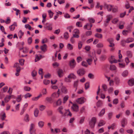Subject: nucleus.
I'll return each instance as SVG.
<instances>
[{"label":"nucleus","mask_w":134,"mask_h":134,"mask_svg":"<svg viewBox=\"0 0 134 134\" xmlns=\"http://www.w3.org/2000/svg\"><path fill=\"white\" fill-rule=\"evenodd\" d=\"M96 121V118L95 117H92L89 122V123L90 127L91 128H94Z\"/></svg>","instance_id":"1"},{"label":"nucleus","mask_w":134,"mask_h":134,"mask_svg":"<svg viewBox=\"0 0 134 134\" xmlns=\"http://www.w3.org/2000/svg\"><path fill=\"white\" fill-rule=\"evenodd\" d=\"M86 101V99L83 97L78 98L76 100V102L80 104H82Z\"/></svg>","instance_id":"2"},{"label":"nucleus","mask_w":134,"mask_h":134,"mask_svg":"<svg viewBox=\"0 0 134 134\" xmlns=\"http://www.w3.org/2000/svg\"><path fill=\"white\" fill-rule=\"evenodd\" d=\"M85 71L83 69H79L77 71V74L80 76L83 75L85 74Z\"/></svg>","instance_id":"3"},{"label":"nucleus","mask_w":134,"mask_h":134,"mask_svg":"<svg viewBox=\"0 0 134 134\" xmlns=\"http://www.w3.org/2000/svg\"><path fill=\"white\" fill-rule=\"evenodd\" d=\"M112 18L111 16L110 15H108L107 16V19L104 22V25L106 27L108 25L109 22L110 21L111 19Z\"/></svg>","instance_id":"4"},{"label":"nucleus","mask_w":134,"mask_h":134,"mask_svg":"<svg viewBox=\"0 0 134 134\" xmlns=\"http://www.w3.org/2000/svg\"><path fill=\"white\" fill-rule=\"evenodd\" d=\"M57 73L59 77H63L64 75V71L61 69H59L57 71Z\"/></svg>","instance_id":"5"},{"label":"nucleus","mask_w":134,"mask_h":134,"mask_svg":"<svg viewBox=\"0 0 134 134\" xmlns=\"http://www.w3.org/2000/svg\"><path fill=\"white\" fill-rule=\"evenodd\" d=\"M76 64L75 60L73 59L70 62L69 65L71 68H73L76 66Z\"/></svg>","instance_id":"6"},{"label":"nucleus","mask_w":134,"mask_h":134,"mask_svg":"<svg viewBox=\"0 0 134 134\" xmlns=\"http://www.w3.org/2000/svg\"><path fill=\"white\" fill-rule=\"evenodd\" d=\"M127 123V120L126 118H124L121 120V124L122 127H124Z\"/></svg>","instance_id":"7"},{"label":"nucleus","mask_w":134,"mask_h":134,"mask_svg":"<svg viewBox=\"0 0 134 134\" xmlns=\"http://www.w3.org/2000/svg\"><path fill=\"white\" fill-rule=\"evenodd\" d=\"M62 101L60 99H59L56 103V104L55 103H54L53 104V106L54 107H55L57 106L60 105L61 104Z\"/></svg>","instance_id":"8"},{"label":"nucleus","mask_w":134,"mask_h":134,"mask_svg":"<svg viewBox=\"0 0 134 134\" xmlns=\"http://www.w3.org/2000/svg\"><path fill=\"white\" fill-rule=\"evenodd\" d=\"M104 7L105 8L107 9L108 11L110 12L112 10L113 6L110 4L107 5V4H105L104 5Z\"/></svg>","instance_id":"9"},{"label":"nucleus","mask_w":134,"mask_h":134,"mask_svg":"<svg viewBox=\"0 0 134 134\" xmlns=\"http://www.w3.org/2000/svg\"><path fill=\"white\" fill-rule=\"evenodd\" d=\"M35 125L33 123H31L30 126L29 131L30 134H32L33 133V130L35 128Z\"/></svg>","instance_id":"10"},{"label":"nucleus","mask_w":134,"mask_h":134,"mask_svg":"<svg viewBox=\"0 0 134 134\" xmlns=\"http://www.w3.org/2000/svg\"><path fill=\"white\" fill-rule=\"evenodd\" d=\"M71 107L74 111L77 112L79 111V106L76 104H73Z\"/></svg>","instance_id":"11"},{"label":"nucleus","mask_w":134,"mask_h":134,"mask_svg":"<svg viewBox=\"0 0 134 134\" xmlns=\"http://www.w3.org/2000/svg\"><path fill=\"white\" fill-rule=\"evenodd\" d=\"M129 85L130 86H132L134 85V79L132 78L129 80L128 82Z\"/></svg>","instance_id":"12"},{"label":"nucleus","mask_w":134,"mask_h":134,"mask_svg":"<svg viewBox=\"0 0 134 134\" xmlns=\"http://www.w3.org/2000/svg\"><path fill=\"white\" fill-rule=\"evenodd\" d=\"M47 46L46 44H44L43 45L41 46L40 47L41 49V50L44 52H46L47 51Z\"/></svg>","instance_id":"13"},{"label":"nucleus","mask_w":134,"mask_h":134,"mask_svg":"<svg viewBox=\"0 0 134 134\" xmlns=\"http://www.w3.org/2000/svg\"><path fill=\"white\" fill-rule=\"evenodd\" d=\"M66 115L69 116H72V114L69 109H68L66 110L65 112L64 113V116H65Z\"/></svg>","instance_id":"14"},{"label":"nucleus","mask_w":134,"mask_h":134,"mask_svg":"<svg viewBox=\"0 0 134 134\" xmlns=\"http://www.w3.org/2000/svg\"><path fill=\"white\" fill-rule=\"evenodd\" d=\"M24 120L27 122H28L29 121L30 118L29 115L27 114H26L24 118Z\"/></svg>","instance_id":"15"},{"label":"nucleus","mask_w":134,"mask_h":134,"mask_svg":"<svg viewBox=\"0 0 134 134\" xmlns=\"http://www.w3.org/2000/svg\"><path fill=\"white\" fill-rule=\"evenodd\" d=\"M44 122L43 121H39L38 123V126L40 128H42L44 126Z\"/></svg>","instance_id":"16"},{"label":"nucleus","mask_w":134,"mask_h":134,"mask_svg":"<svg viewBox=\"0 0 134 134\" xmlns=\"http://www.w3.org/2000/svg\"><path fill=\"white\" fill-rule=\"evenodd\" d=\"M68 76V78H70V79H75L76 78V76L72 73L70 74Z\"/></svg>","instance_id":"17"},{"label":"nucleus","mask_w":134,"mask_h":134,"mask_svg":"<svg viewBox=\"0 0 134 134\" xmlns=\"http://www.w3.org/2000/svg\"><path fill=\"white\" fill-rule=\"evenodd\" d=\"M105 112V109H103L98 114L99 116H102L104 114Z\"/></svg>","instance_id":"18"},{"label":"nucleus","mask_w":134,"mask_h":134,"mask_svg":"<svg viewBox=\"0 0 134 134\" xmlns=\"http://www.w3.org/2000/svg\"><path fill=\"white\" fill-rule=\"evenodd\" d=\"M46 28L49 30H51L52 29V25L51 24H49L48 23L46 24Z\"/></svg>","instance_id":"19"},{"label":"nucleus","mask_w":134,"mask_h":134,"mask_svg":"<svg viewBox=\"0 0 134 134\" xmlns=\"http://www.w3.org/2000/svg\"><path fill=\"white\" fill-rule=\"evenodd\" d=\"M62 91L64 93L66 94L68 92V91L66 88L64 86H63L61 88Z\"/></svg>","instance_id":"20"},{"label":"nucleus","mask_w":134,"mask_h":134,"mask_svg":"<svg viewBox=\"0 0 134 134\" xmlns=\"http://www.w3.org/2000/svg\"><path fill=\"white\" fill-rule=\"evenodd\" d=\"M128 72L127 70L124 71L122 74V76L124 77H125L128 75Z\"/></svg>","instance_id":"21"},{"label":"nucleus","mask_w":134,"mask_h":134,"mask_svg":"<svg viewBox=\"0 0 134 134\" xmlns=\"http://www.w3.org/2000/svg\"><path fill=\"white\" fill-rule=\"evenodd\" d=\"M102 102L101 100H99L96 103L97 106V107H100L102 106Z\"/></svg>","instance_id":"22"},{"label":"nucleus","mask_w":134,"mask_h":134,"mask_svg":"<svg viewBox=\"0 0 134 134\" xmlns=\"http://www.w3.org/2000/svg\"><path fill=\"white\" fill-rule=\"evenodd\" d=\"M115 81L116 85H118L120 83V80L118 77H116L115 78Z\"/></svg>","instance_id":"23"},{"label":"nucleus","mask_w":134,"mask_h":134,"mask_svg":"<svg viewBox=\"0 0 134 134\" xmlns=\"http://www.w3.org/2000/svg\"><path fill=\"white\" fill-rule=\"evenodd\" d=\"M94 36L96 37L99 38H102V34L98 33L96 34Z\"/></svg>","instance_id":"24"},{"label":"nucleus","mask_w":134,"mask_h":134,"mask_svg":"<svg viewBox=\"0 0 134 134\" xmlns=\"http://www.w3.org/2000/svg\"><path fill=\"white\" fill-rule=\"evenodd\" d=\"M105 124V122L104 121L102 120H101L99 122L98 126L99 127L101 126L104 125Z\"/></svg>","instance_id":"25"},{"label":"nucleus","mask_w":134,"mask_h":134,"mask_svg":"<svg viewBox=\"0 0 134 134\" xmlns=\"http://www.w3.org/2000/svg\"><path fill=\"white\" fill-rule=\"evenodd\" d=\"M42 94H40L38 96L36 97H34L32 98V100L33 101H36L39 98L42 96Z\"/></svg>","instance_id":"26"},{"label":"nucleus","mask_w":134,"mask_h":134,"mask_svg":"<svg viewBox=\"0 0 134 134\" xmlns=\"http://www.w3.org/2000/svg\"><path fill=\"white\" fill-rule=\"evenodd\" d=\"M21 96V95H19L18 96V97L16 99V101L18 102H19L21 101L22 100Z\"/></svg>","instance_id":"27"},{"label":"nucleus","mask_w":134,"mask_h":134,"mask_svg":"<svg viewBox=\"0 0 134 134\" xmlns=\"http://www.w3.org/2000/svg\"><path fill=\"white\" fill-rule=\"evenodd\" d=\"M133 40V38H129L126 40V42L127 43H129L132 42Z\"/></svg>","instance_id":"28"},{"label":"nucleus","mask_w":134,"mask_h":134,"mask_svg":"<svg viewBox=\"0 0 134 134\" xmlns=\"http://www.w3.org/2000/svg\"><path fill=\"white\" fill-rule=\"evenodd\" d=\"M31 89V88L28 86H25L24 87V90L26 91H29Z\"/></svg>","instance_id":"29"},{"label":"nucleus","mask_w":134,"mask_h":134,"mask_svg":"<svg viewBox=\"0 0 134 134\" xmlns=\"http://www.w3.org/2000/svg\"><path fill=\"white\" fill-rule=\"evenodd\" d=\"M67 47L68 49L70 50H72L73 49L72 46L69 43L68 44Z\"/></svg>","instance_id":"30"},{"label":"nucleus","mask_w":134,"mask_h":134,"mask_svg":"<svg viewBox=\"0 0 134 134\" xmlns=\"http://www.w3.org/2000/svg\"><path fill=\"white\" fill-rule=\"evenodd\" d=\"M69 98V96L68 95H66L65 96L63 99V103H65L68 100Z\"/></svg>","instance_id":"31"},{"label":"nucleus","mask_w":134,"mask_h":134,"mask_svg":"<svg viewBox=\"0 0 134 134\" xmlns=\"http://www.w3.org/2000/svg\"><path fill=\"white\" fill-rule=\"evenodd\" d=\"M27 43L29 45L32 42V39L31 37H30L27 39Z\"/></svg>","instance_id":"32"},{"label":"nucleus","mask_w":134,"mask_h":134,"mask_svg":"<svg viewBox=\"0 0 134 134\" xmlns=\"http://www.w3.org/2000/svg\"><path fill=\"white\" fill-rule=\"evenodd\" d=\"M82 45V42L80 41H79L78 43V48L79 49H80Z\"/></svg>","instance_id":"33"},{"label":"nucleus","mask_w":134,"mask_h":134,"mask_svg":"<svg viewBox=\"0 0 134 134\" xmlns=\"http://www.w3.org/2000/svg\"><path fill=\"white\" fill-rule=\"evenodd\" d=\"M116 66L114 65H110V69L111 70H116Z\"/></svg>","instance_id":"34"},{"label":"nucleus","mask_w":134,"mask_h":134,"mask_svg":"<svg viewBox=\"0 0 134 134\" xmlns=\"http://www.w3.org/2000/svg\"><path fill=\"white\" fill-rule=\"evenodd\" d=\"M65 81L67 82H70L71 81V80L70 78H68V76L67 77H66L64 79Z\"/></svg>","instance_id":"35"},{"label":"nucleus","mask_w":134,"mask_h":134,"mask_svg":"<svg viewBox=\"0 0 134 134\" xmlns=\"http://www.w3.org/2000/svg\"><path fill=\"white\" fill-rule=\"evenodd\" d=\"M63 109V108L62 106L59 107L58 109V110L59 111L60 113L62 114H63V113L62 111V110Z\"/></svg>","instance_id":"36"},{"label":"nucleus","mask_w":134,"mask_h":134,"mask_svg":"<svg viewBox=\"0 0 134 134\" xmlns=\"http://www.w3.org/2000/svg\"><path fill=\"white\" fill-rule=\"evenodd\" d=\"M39 113V110L37 109H36L34 112L35 116L37 117L38 115V114Z\"/></svg>","instance_id":"37"},{"label":"nucleus","mask_w":134,"mask_h":134,"mask_svg":"<svg viewBox=\"0 0 134 134\" xmlns=\"http://www.w3.org/2000/svg\"><path fill=\"white\" fill-rule=\"evenodd\" d=\"M106 56L104 55H102L100 57V59L101 61H103L105 60Z\"/></svg>","instance_id":"38"},{"label":"nucleus","mask_w":134,"mask_h":134,"mask_svg":"<svg viewBox=\"0 0 134 134\" xmlns=\"http://www.w3.org/2000/svg\"><path fill=\"white\" fill-rule=\"evenodd\" d=\"M81 65L85 67H87L88 66V65L87 62L85 61H83L81 63Z\"/></svg>","instance_id":"39"},{"label":"nucleus","mask_w":134,"mask_h":134,"mask_svg":"<svg viewBox=\"0 0 134 134\" xmlns=\"http://www.w3.org/2000/svg\"><path fill=\"white\" fill-rule=\"evenodd\" d=\"M64 38L66 39H68L69 37L68 32H65L64 35Z\"/></svg>","instance_id":"40"},{"label":"nucleus","mask_w":134,"mask_h":134,"mask_svg":"<svg viewBox=\"0 0 134 134\" xmlns=\"http://www.w3.org/2000/svg\"><path fill=\"white\" fill-rule=\"evenodd\" d=\"M93 61V59H92L90 58L87 59L86 61L89 65H91L92 62Z\"/></svg>","instance_id":"41"},{"label":"nucleus","mask_w":134,"mask_h":134,"mask_svg":"<svg viewBox=\"0 0 134 134\" xmlns=\"http://www.w3.org/2000/svg\"><path fill=\"white\" fill-rule=\"evenodd\" d=\"M41 59V58L38 56L37 54L35 55V62H36L38 61L39 60Z\"/></svg>","instance_id":"42"},{"label":"nucleus","mask_w":134,"mask_h":134,"mask_svg":"<svg viewBox=\"0 0 134 134\" xmlns=\"http://www.w3.org/2000/svg\"><path fill=\"white\" fill-rule=\"evenodd\" d=\"M50 82L49 80H43V83L45 85H47L49 84Z\"/></svg>","instance_id":"43"},{"label":"nucleus","mask_w":134,"mask_h":134,"mask_svg":"<svg viewBox=\"0 0 134 134\" xmlns=\"http://www.w3.org/2000/svg\"><path fill=\"white\" fill-rule=\"evenodd\" d=\"M129 32V31L128 30H124L123 31L122 34L124 36H126Z\"/></svg>","instance_id":"44"},{"label":"nucleus","mask_w":134,"mask_h":134,"mask_svg":"<svg viewBox=\"0 0 134 134\" xmlns=\"http://www.w3.org/2000/svg\"><path fill=\"white\" fill-rule=\"evenodd\" d=\"M37 74V72L35 70H33L31 73L32 76L33 77H34L36 76Z\"/></svg>","instance_id":"45"},{"label":"nucleus","mask_w":134,"mask_h":134,"mask_svg":"<svg viewBox=\"0 0 134 134\" xmlns=\"http://www.w3.org/2000/svg\"><path fill=\"white\" fill-rule=\"evenodd\" d=\"M103 45L102 43H99L97 45V47L98 48H102L103 47Z\"/></svg>","instance_id":"46"},{"label":"nucleus","mask_w":134,"mask_h":134,"mask_svg":"<svg viewBox=\"0 0 134 134\" xmlns=\"http://www.w3.org/2000/svg\"><path fill=\"white\" fill-rule=\"evenodd\" d=\"M127 55L129 57H132L131 52L130 51H128L126 53Z\"/></svg>","instance_id":"47"},{"label":"nucleus","mask_w":134,"mask_h":134,"mask_svg":"<svg viewBox=\"0 0 134 134\" xmlns=\"http://www.w3.org/2000/svg\"><path fill=\"white\" fill-rule=\"evenodd\" d=\"M24 59H21L19 60V62L21 66H23L24 65Z\"/></svg>","instance_id":"48"},{"label":"nucleus","mask_w":134,"mask_h":134,"mask_svg":"<svg viewBox=\"0 0 134 134\" xmlns=\"http://www.w3.org/2000/svg\"><path fill=\"white\" fill-rule=\"evenodd\" d=\"M90 87V84L89 82H87L85 84V88L86 90L87 89Z\"/></svg>","instance_id":"49"},{"label":"nucleus","mask_w":134,"mask_h":134,"mask_svg":"<svg viewBox=\"0 0 134 134\" xmlns=\"http://www.w3.org/2000/svg\"><path fill=\"white\" fill-rule=\"evenodd\" d=\"M78 80H77L74 81V87H77L78 85Z\"/></svg>","instance_id":"50"},{"label":"nucleus","mask_w":134,"mask_h":134,"mask_svg":"<svg viewBox=\"0 0 134 134\" xmlns=\"http://www.w3.org/2000/svg\"><path fill=\"white\" fill-rule=\"evenodd\" d=\"M107 41L109 42V43H112V42H114L113 39V38H108L107 39Z\"/></svg>","instance_id":"51"},{"label":"nucleus","mask_w":134,"mask_h":134,"mask_svg":"<svg viewBox=\"0 0 134 134\" xmlns=\"http://www.w3.org/2000/svg\"><path fill=\"white\" fill-rule=\"evenodd\" d=\"M32 96V95L30 93H28L25 95V98H27V97H30Z\"/></svg>","instance_id":"52"},{"label":"nucleus","mask_w":134,"mask_h":134,"mask_svg":"<svg viewBox=\"0 0 134 134\" xmlns=\"http://www.w3.org/2000/svg\"><path fill=\"white\" fill-rule=\"evenodd\" d=\"M118 103V99L117 98L114 99L113 100V103L114 104H116Z\"/></svg>","instance_id":"53"},{"label":"nucleus","mask_w":134,"mask_h":134,"mask_svg":"<svg viewBox=\"0 0 134 134\" xmlns=\"http://www.w3.org/2000/svg\"><path fill=\"white\" fill-rule=\"evenodd\" d=\"M8 88V87L5 86L2 89V90H3V92H5L7 91Z\"/></svg>","instance_id":"54"},{"label":"nucleus","mask_w":134,"mask_h":134,"mask_svg":"<svg viewBox=\"0 0 134 134\" xmlns=\"http://www.w3.org/2000/svg\"><path fill=\"white\" fill-rule=\"evenodd\" d=\"M112 11L113 13L116 12L118 11V8L117 7L112 8Z\"/></svg>","instance_id":"55"},{"label":"nucleus","mask_w":134,"mask_h":134,"mask_svg":"<svg viewBox=\"0 0 134 134\" xmlns=\"http://www.w3.org/2000/svg\"><path fill=\"white\" fill-rule=\"evenodd\" d=\"M102 87L104 91H106L107 90V85L105 84H103L102 85Z\"/></svg>","instance_id":"56"},{"label":"nucleus","mask_w":134,"mask_h":134,"mask_svg":"<svg viewBox=\"0 0 134 134\" xmlns=\"http://www.w3.org/2000/svg\"><path fill=\"white\" fill-rule=\"evenodd\" d=\"M126 132L127 133L130 134H132L133 133V131L132 129H130L127 130H126Z\"/></svg>","instance_id":"57"},{"label":"nucleus","mask_w":134,"mask_h":134,"mask_svg":"<svg viewBox=\"0 0 134 134\" xmlns=\"http://www.w3.org/2000/svg\"><path fill=\"white\" fill-rule=\"evenodd\" d=\"M113 115V113L112 112H110L108 113V116L109 119H110L111 118L112 116Z\"/></svg>","instance_id":"58"},{"label":"nucleus","mask_w":134,"mask_h":134,"mask_svg":"<svg viewBox=\"0 0 134 134\" xmlns=\"http://www.w3.org/2000/svg\"><path fill=\"white\" fill-rule=\"evenodd\" d=\"M82 60V58L80 57H79L77 58V62L79 63Z\"/></svg>","instance_id":"59"},{"label":"nucleus","mask_w":134,"mask_h":134,"mask_svg":"<svg viewBox=\"0 0 134 134\" xmlns=\"http://www.w3.org/2000/svg\"><path fill=\"white\" fill-rule=\"evenodd\" d=\"M14 67L16 68L20 67L19 64L17 63H15L14 65Z\"/></svg>","instance_id":"60"},{"label":"nucleus","mask_w":134,"mask_h":134,"mask_svg":"<svg viewBox=\"0 0 134 134\" xmlns=\"http://www.w3.org/2000/svg\"><path fill=\"white\" fill-rule=\"evenodd\" d=\"M92 34V32L91 31H87L86 33V34L87 36L91 35Z\"/></svg>","instance_id":"61"},{"label":"nucleus","mask_w":134,"mask_h":134,"mask_svg":"<svg viewBox=\"0 0 134 134\" xmlns=\"http://www.w3.org/2000/svg\"><path fill=\"white\" fill-rule=\"evenodd\" d=\"M45 106L43 105H42L40 107V110L41 111H43L45 109Z\"/></svg>","instance_id":"62"},{"label":"nucleus","mask_w":134,"mask_h":134,"mask_svg":"<svg viewBox=\"0 0 134 134\" xmlns=\"http://www.w3.org/2000/svg\"><path fill=\"white\" fill-rule=\"evenodd\" d=\"M113 88L112 87L109 88L108 90V91L109 93H110L113 92Z\"/></svg>","instance_id":"63"},{"label":"nucleus","mask_w":134,"mask_h":134,"mask_svg":"<svg viewBox=\"0 0 134 134\" xmlns=\"http://www.w3.org/2000/svg\"><path fill=\"white\" fill-rule=\"evenodd\" d=\"M9 28L10 29V31H13L15 29V26H14L13 25H12L9 26Z\"/></svg>","instance_id":"64"}]
</instances>
